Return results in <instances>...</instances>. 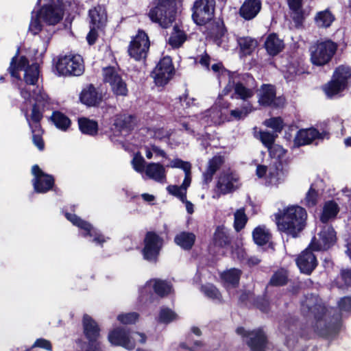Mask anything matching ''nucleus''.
Listing matches in <instances>:
<instances>
[{
  "label": "nucleus",
  "mask_w": 351,
  "mask_h": 351,
  "mask_svg": "<svg viewBox=\"0 0 351 351\" xmlns=\"http://www.w3.org/2000/svg\"><path fill=\"white\" fill-rule=\"evenodd\" d=\"M134 117L129 114H118L115 117L114 125L119 130L130 128Z\"/></svg>",
  "instance_id": "49530a36"
},
{
  "label": "nucleus",
  "mask_w": 351,
  "mask_h": 351,
  "mask_svg": "<svg viewBox=\"0 0 351 351\" xmlns=\"http://www.w3.org/2000/svg\"><path fill=\"white\" fill-rule=\"evenodd\" d=\"M329 134L326 132H319L315 128L300 130L298 132L294 143L297 146L310 144L316 139L328 138Z\"/></svg>",
  "instance_id": "aec40b11"
},
{
  "label": "nucleus",
  "mask_w": 351,
  "mask_h": 351,
  "mask_svg": "<svg viewBox=\"0 0 351 351\" xmlns=\"http://www.w3.org/2000/svg\"><path fill=\"white\" fill-rule=\"evenodd\" d=\"M17 56H14L10 62V75L19 80L17 84L21 97L29 100L31 98V88H35L39 79L40 71L38 64L29 65V61L21 56L16 63Z\"/></svg>",
  "instance_id": "f03ea898"
},
{
  "label": "nucleus",
  "mask_w": 351,
  "mask_h": 351,
  "mask_svg": "<svg viewBox=\"0 0 351 351\" xmlns=\"http://www.w3.org/2000/svg\"><path fill=\"white\" fill-rule=\"evenodd\" d=\"M211 70L218 78L219 83H221V81L223 78L230 77L228 71L223 67L221 62L213 64L211 66Z\"/></svg>",
  "instance_id": "864d4df0"
},
{
  "label": "nucleus",
  "mask_w": 351,
  "mask_h": 351,
  "mask_svg": "<svg viewBox=\"0 0 351 351\" xmlns=\"http://www.w3.org/2000/svg\"><path fill=\"white\" fill-rule=\"evenodd\" d=\"M246 79L245 82L229 80L228 85L223 90V94L226 95L233 90L232 98L247 101L254 96L256 85L252 76L246 75Z\"/></svg>",
  "instance_id": "6e6552de"
},
{
  "label": "nucleus",
  "mask_w": 351,
  "mask_h": 351,
  "mask_svg": "<svg viewBox=\"0 0 351 351\" xmlns=\"http://www.w3.org/2000/svg\"><path fill=\"white\" fill-rule=\"evenodd\" d=\"M259 138L263 144L269 149L274 145L276 136L272 132H260Z\"/></svg>",
  "instance_id": "13d9d810"
},
{
  "label": "nucleus",
  "mask_w": 351,
  "mask_h": 351,
  "mask_svg": "<svg viewBox=\"0 0 351 351\" xmlns=\"http://www.w3.org/2000/svg\"><path fill=\"white\" fill-rule=\"evenodd\" d=\"M296 264L302 273L310 274L316 267V256L309 248L304 250L296 259Z\"/></svg>",
  "instance_id": "4be33fe9"
},
{
  "label": "nucleus",
  "mask_w": 351,
  "mask_h": 351,
  "mask_svg": "<svg viewBox=\"0 0 351 351\" xmlns=\"http://www.w3.org/2000/svg\"><path fill=\"white\" fill-rule=\"evenodd\" d=\"M215 0H196L192 8V19L198 25H204L214 17Z\"/></svg>",
  "instance_id": "9b49d317"
},
{
  "label": "nucleus",
  "mask_w": 351,
  "mask_h": 351,
  "mask_svg": "<svg viewBox=\"0 0 351 351\" xmlns=\"http://www.w3.org/2000/svg\"><path fill=\"white\" fill-rule=\"evenodd\" d=\"M84 331L86 338L89 340V344H99L97 339L99 336V329L97 323L88 315L83 317Z\"/></svg>",
  "instance_id": "bb28decb"
},
{
  "label": "nucleus",
  "mask_w": 351,
  "mask_h": 351,
  "mask_svg": "<svg viewBox=\"0 0 351 351\" xmlns=\"http://www.w3.org/2000/svg\"><path fill=\"white\" fill-rule=\"evenodd\" d=\"M202 291L206 296L215 300H220L221 295L218 289L211 284H207L202 287Z\"/></svg>",
  "instance_id": "603ef678"
},
{
  "label": "nucleus",
  "mask_w": 351,
  "mask_h": 351,
  "mask_svg": "<svg viewBox=\"0 0 351 351\" xmlns=\"http://www.w3.org/2000/svg\"><path fill=\"white\" fill-rule=\"evenodd\" d=\"M294 328V326H291L287 330L285 329V326H283L280 328V330L286 336V344L288 347L292 346L295 342Z\"/></svg>",
  "instance_id": "e2e57ef3"
},
{
  "label": "nucleus",
  "mask_w": 351,
  "mask_h": 351,
  "mask_svg": "<svg viewBox=\"0 0 351 351\" xmlns=\"http://www.w3.org/2000/svg\"><path fill=\"white\" fill-rule=\"evenodd\" d=\"M336 241V232L333 228L328 224L324 225L317 237H314L309 247L315 251L326 250Z\"/></svg>",
  "instance_id": "4468645a"
},
{
  "label": "nucleus",
  "mask_w": 351,
  "mask_h": 351,
  "mask_svg": "<svg viewBox=\"0 0 351 351\" xmlns=\"http://www.w3.org/2000/svg\"><path fill=\"white\" fill-rule=\"evenodd\" d=\"M152 287L155 293L161 297L168 295L172 291V286L167 281L154 279L147 282L145 287L141 290V295H143L144 291H147V289H150Z\"/></svg>",
  "instance_id": "cd10ccee"
},
{
  "label": "nucleus",
  "mask_w": 351,
  "mask_h": 351,
  "mask_svg": "<svg viewBox=\"0 0 351 351\" xmlns=\"http://www.w3.org/2000/svg\"><path fill=\"white\" fill-rule=\"evenodd\" d=\"M37 104L33 106L30 118H29L27 114L25 113L26 120L30 129L41 128L40 121L43 118V112L40 110Z\"/></svg>",
  "instance_id": "79ce46f5"
},
{
  "label": "nucleus",
  "mask_w": 351,
  "mask_h": 351,
  "mask_svg": "<svg viewBox=\"0 0 351 351\" xmlns=\"http://www.w3.org/2000/svg\"><path fill=\"white\" fill-rule=\"evenodd\" d=\"M265 125L268 128L274 129L276 132H280L282 129V121L280 117L265 120Z\"/></svg>",
  "instance_id": "0e129e2a"
},
{
  "label": "nucleus",
  "mask_w": 351,
  "mask_h": 351,
  "mask_svg": "<svg viewBox=\"0 0 351 351\" xmlns=\"http://www.w3.org/2000/svg\"><path fill=\"white\" fill-rule=\"evenodd\" d=\"M103 77L104 82L109 84L112 93L116 96L125 97L128 95V89L126 82L114 67L104 68Z\"/></svg>",
  "instance_id": "f8f14e48"
},
{
  "label": "nucleus",
  "mask_w": 351,
  "mask_h": 351,
  "mask_svg": "<svg viewBox=\"0 0 351 351\" xmlns=\"http://www.w3.org/2000/svg\"><path fill=\"white\" fill-rule=\"evenodd\" d=\"M195 241V235L192 232H182L174 239L175 243L184 250H190Z\"/></svg>",
  "instance_id": "72a5a7b5"
},
{
  "label": "nucleus",
  "mask_w": 351,
  "mask_h": 351,
  "mask_svg": "<svg viewBox=\"0 0 351 351\" xmlns=\"http://www.w3.org/2000/svg\"><path fill=\"white\" fill-rule=\"evenodd\" d=\"M32 173L34 177L32 184L36 193H45L53 187L54 184L53 176L44 173L37 165L32 167Z\"/></svg>",
  "instance_id": "a211bd4d"
},
{
  "label": "nucleus",
  "mask_w": 351,
  "mask_h": 351,
  "mask_svg": "<svg viewBox=\"0 0 351 351\" xmlns=\"http://www.w3.org/2000/svg\"><path fill=\"white\" fill-rule=\"evenodd\" d=\"M167 167L171 168H179L182 169L183 171L191 169V166L189 162L183 161L180 158H175L173 160H170L169 164L167 165Z\"/></svg>",
  "instance_id": "69168bd1"
},
{
  "label": "nucleus",
  "mask_w": 351,
  "mask_h": 351,
  "mask_svg": "<svg viewBox=\"0 0 351 351\" xmlns=\"http://www.w3.org/2000/svg\"><path fill=\"white\" fill-rule=\"evenodd\" d=\"M277 101L281 99H276L274 86L269 84H263L260 89L258 94V103L263 106H278Z\"/></svg>",
  "instance_id": "393cba45"
},
{
  "label": "nucleus",
  "mask_w": 351,
  "mask_h": 351,
  "mask_svg": "<svg viewBox=\"0 0 351 351\" xmlns=\"http://www.w3.org/2000/svg\"><path fill=\"white\" fill-rule=\"evenodd\" d=\"M175 7L173 0H158L156 6L149 10V17L162 27L167 28L175 20Z\"/></svg>",
  "instance_id": "20e7f679"
},
{
  "label": "nucleus",
  "mask_w": 351,
  "mask_h": 351,
  "mask_svg": "<svg viewBox=\"0 0 351 351\" xmlns=\"http://www.w3.org/2000/svg\"><path fill=\"white\" fill-rule=\"evenodd\" d=\"M181 348H186L188 351H200L202 343L200 341H195L193 343L191 342V338L189 337L186 342L180 344ZM204 351V350H202Z\"/></svg>",
  "instance_id": "338daca9"
},
{
  "label": "nucleus",
  "mask_w": 351,
  "mask_h": 351,
  "mask_svg": "<svg viewBox=\"0 0 351 351\" xmlns=\"http://www.w3.org/2000/svg\"><path fill=\"white\" fill-rule=\"evenodd\" d=\"M247 221V217L243 208L237 210L234 213V227L237 232L243 229Z\"/></svg>",
  "instance_id": "09e8293b"
},
{
  "label": "nucleus",
  "mask_w": 351,
  "mask_h": 351,
  "mask_svg": "<svg viewBox=\"0 0 351 351\" xmlns=\"http://www.w3.org/2000/svg\"><path fill=\"white\" fill-rule=\"evenodd\" d=\"M335 16L332 12L326 9L323 11L318 12L315 16L314 20L315 25L319 28L329 27L335 21Z\"/></svg>",
  "instance_id": "f704fd0d"
},
{
  "label": "nucleus",
  "mask_w": 351,
  "mask_h": 351,
  "mask_svg": "<svg viewBox=\"0 0 351 351\" xmlns=\"http://www.w3.org/2000/svg\"><path fill=\"white\" fill-rule=\"evenodd\" d=\"M162 247V239L155 232H147L144 239V247L142 250L144 259L156 263Z\"/></svg>",
  "instance_id": "dca6fc26"
},
{
  "label": "nucleus",
  "mask_w": 351,
  "mask_h": 351,
  "mask_svg": "<svg viewBox=\"0 0 351 351\" xmlns=\"http://www.w3.org/2000/svg\"><path fill=\"white\" fill-rule=\"evenodd\" d=\"M283 173L278 168H270L268 174V182L271 185H278L282 180Z\"/></svg>",
  "instance_id": "3c124183"
},
{
  "label": "nucleus",
  "mask_w": 351,
  "mask_h": 351,
  "mask_svg": "<svg viewBox=\"0 0 351 351\" xmlns=\"http://www.w3.org/2000/svg\"><path fill=\"white\" fill-rule=\"evenodd\" d=\"M253 239L258 245L266 244L270 239L271 234L264 226L256 228L252 232Z\"/></svg>",
  "instance_id": "a19ab883"
},
{
  "label": "nucleus",
  "mask_w": 351,
  "mask_h": 351,
  "mask_svg": "<svg viewBox=\"0 0 351 351\" xmlns=\"http://www.w3.org/2000/svg\"><path fill=\"white\" fill-rule=\"evenodd\" d=\"M241 274V270L232 268L221 273V278L224 286L229 289L236 287L239 285Z\"/></svg>",
  "instance_id": "2f4dec72"
},
{
  "label": "nucleus",
  "mask_w": 351,
  "mask_h": 351,
  "mask_svg": "<svg viewBox=\"0 0 351 351\" xmlns=\"http://www.w3.org/2000/svg\"><path fill=\"white\" fill-rule=\"evenodd\" d=\"M173 74L174 68L169 56H165L161 59L152 72L155 83L158 86L167 84Z\"/></svg>",
  "instance_id": "f3484780"
},
{
  "label": "nucleus",
  "mask_w": 351,
  "mask_h": 351,
  "mask_svg": "<svg viewBox=\"0 0 351 351\" xmlns=\"http://www.w3.org/2000/svg\"><path fill=\"white\" fill-rule=\"evenodd\" d=\"M65 217L74 226L83 230L82 235L84 237H89L93 238L91 241L96 245L102 247L103 244L109 240V237L104 236L99 230L94 228L90 223L82 219L76 215L66 213Z\"/></svg>",
  "instance_id": "9d476101"
},
{
  "label": "nucleus",
  "mask_w": 351,
  "mask_h": 351,
  "mask_svg": "<svg viewBox=\"0 0 351 351\" xmlns=\"http://www.w3.org/2000/svg\"><path fill=\"white\" fill-rule=\"evenodd\" d=\"M287 277L286 270L280 269L272 275L269 284L273 286H282L287 283Z\"/></svg>",
  "instance_id": "de8ad7c7"
},
{
  "label": "nucleus",
  "mask_w": 351,
  "mask_h": 351,
  "mask_svg": "<svg viewBox=\"0 0 351 351\" xmlns=\"http://www.w3.org/2000/svg\"><path fill=\"white\" fill-rule=\"evenodd\" d=\"M237 333L245 339L252 351H267V337L262 329L247 331L245 328L239 327Z\"/></svg>",
  "instance_id": "ddd939ff"
},
{
  "label": "nucleus",
  "mask_w": 351,
  "mask_h": 351,
  "mask_svg": "<svg viewBox=\"0 0 351 351\" xmlns=\"http://www.w3.org/2000/svg\"><path fill=\"white\" fill-rule=\"evenodd\" d=\"M145 172L146 176L156 182L164 183L166 181V171L160 163L151 162L146 165Z\"/></svg>",
  "instance_id": "c85d7f7f"
},
{
  "label": "nucleus",
  "mask_w": 351,
  "mask_h": 351,
  "mask_svg": "<svg viewBox=\"0 0 351 351\" xmlns=\"http://www.w3.org/2000/svg\"><path fill=\"white\" fill-rule=\"evenodd\" d=\"M90 25L93 27H101L106 22L107 16L105 9L98 5L89 10Z\"/></svg>",
  "instance_id": "c756f323"
},
{
  "label": "nucleus",
  "mask_w": 351,
  "mask_h": 351,
  "mask_svg": "<svg viewBox=\"0 0 351 351\" xmlns=\"http://www.w3.org/2000/svg\"><path fill=\"white\" fill-rule=\"evenodd\" d=\"M80 130L84 134L94 136L98 131L97 123L86 117L78 119Z\"/></svg>",
  "instance_id": "c9c22d12"
},
{
  "label": "nucleus",
  "mask_w": 351,
  "mask_h": 351,
  "mask_svg": "<svg viewBox=\"0 0 351 351\" xmlns=\"http://www.w3.org/2000/svg\"><path fill=\"white\" fill-rule=\"evenodd\" d=\"M301 311L310 319L311 331L328 337L338 332L340 315L334 308L327 307L317 295H306L301 302Z\"/></svg>",
  "instance_id": "f257e3e1"
},
{
  "label": "nucleus",
  "mask_w": 351,
  "mask_h": 351,
  "mask_svg": "<svg viewBox=\"0 0 351 351\" xmlns=\"http://www.w3.org/2000/svg\"><path fill=\"white\" fill-rule=\"evenodd\" d=\"M176 319V314L171 309L163 308L160 310L159 315V322L162 323H169Z\"/></svg>",
  "instance_id": "6e6d98bb"
},
{
  "label": "nucleus",
  "mask_w": 351,
  "mask_h": 351,
  "mask_svg": "<svg viewBox=\"0 0 351 351\" xmlns=\"http://www.w3.org/2000/svg\"><path fill=\"white\" fill-rule=\"evenodd\" d=\"M149 45L147 35L143 31H138L130 42L129 55L136 60H144L147 57Z\"/></svg>",
  "instance_id": "2eb2a0df"
},
{
  "label": "nucleus",
  "mask_w": 351,
  "mask_h": 351,
  "mask_svg": "<svg viewBox=\"0 0 351 351\" xmlns=\"http://www.w3.org/2000/svg\"><path fill=\"white\" fill-rule=\"evenodd\" d=\"M43 22L48 25H56L63 16V10L60 6L47 5L38 12Z\"/></svg>",
  "instance_id": "5701e85b"
},
{
  "label": "nucleus",
  "mask_w": 351,
  "mask_h": 351,
  "mask_svg": "<svg viewBox=\"0 0 351 351\" xmlns=\"http://www.w3.org/2000/svg\"><path fill=\"white\" fill-rule=\"evenodd\" d=\"M261 6V0H245L239 9V14L245 20H252L259 13Z\"/></svg>",
  "instance_id": "a878e982"
},
{
  "label": "nucleus",
  "mask_w": 351,
  "mask_h": 351,
  "mask_svg": "<svg viewBox=\"0 0 351 351\" xmlns=\"http://www.w3.org/2000/svg\"><path fill=\"white\" fill-rule=\"evenodd\" d=\"M56 69L59 75L80 76L84 71L83 59L78 54L61 56L56 62Z\"/></svg>",
  "instance_id": "0eeeda50"
},
{
  "label": "nucleus",
  "mask_w": 351,
  "mask_h": 351,
  "mask_svg": "<svg viewBox=\"0 0 351 351\" xmlns=\"http://www.w3.org/2000/svg\"><path fill=\"white\" fill-rule=\"evenodd\" d=\"M138 316L137 313L132 312L119 315L117 319L123 324H132L138 320Z\"/></svg>",
  "instance_id": "4d7b16f0"
},
{
  "label": "nucleus",
  "mask_w": 351,
  "mask_h": 351,
  "mask_svg": "<svg viewBox=\"0 0 351 351\" xmlns=\"http://www.w3.org/2000/svg\"><path fill=\"white\" fill-rule=\"evenodd\" d=\"M31 130L32 132V141L34 144L38 147L39 150H43L44 149L45 144L42 138V129L32 128Z\"/></svg>",
  "instance_id": "5fc2aeb1"
},
{
  "label": "nucleus",
  "mask_w": 351,
  "mask_h": 351,
  "mask_svg": "<svg viewBox=\"0 0 351 351\" xmlns=\"http://www.w3.org/2000/svg\"><path fill=\"white\" fill-rule=\"evenodd\" d=\"M306 217L305 209L299 206H289L282 215H276L278 229L294 238L304 229Z\"/></svg>",
  "instance_id": "7ed1b4c3"
},
{
  "label": "nucleus",
  "mask_w": 351,
  "mask_h": 351,
  "mask_svg": "<svg viewBox=\"0 0 351 351\" xmlns=\"http://www.w3.org/2000/svg\"><path fill=\"white\" fill-rule=\"evenodd\" d=\"M351 77V67L346 65L338 66L334 72L332 80L326 84L324 90L328 97H332L343 90L348 80Z\"/></svg>",
  "instance_id": "1a4fd4ad"
},
{
  "label": "nucleus",
  "mask_w": 351,
  "mask_h": 351,
  "mask_svg": "<svg viewBox=\"0 0 351 351\" xmlns=\"http://www.w3.org/2000/svg\"><path fill=\"white\" fill-rule=\"evenodd\" d=\"M253 110V107L250 103L245 104L241 109L232 110L230 115L234 119L239 120L245 117Z\"/></svg>",
  "instance_id": "8fccbe9b"
},
{
  "label": "nucleus",
  "mask_w": 351,
  "mask_h": 351,
  "mask_svg": "<svg viewBox=\"0 0 351 351\" xmlns=\"http://www.w3.org/2000/svg\"><path fill=\"white\" fill-rule=\"evenodd\" d=\"M338 213V206L333 202H326L324 206L320 219L322 223H327L330 219L334 218Z\"/></svg>",
  "instance_id": "37998d69"
},
{
  "label": "nucleus",
  "mask_w": 351,
  "mask_h": 351,
  "mask_svg": "<svg viewBox=\"0 0 351 351\" xmlns=\"http://www.w3.org/2000/svg\"><path fill=\"white\" fill-rule=\"evenodd\" d=\"M265 47L271 56H276L284 48L283 41L276 34H269L265 42Z\"/></svg>",
  "instance_id": "7c9ffc66"
},
{
  "label": "nucleus",
  "mask_w": 351,
  "mask_h": 351,
  "mask_svg": "<svg viewBox=\"0 0 351 351\" xmlns=\"http://www.w3.org/2000/svg\"><path fill=\"white\" fill-rule=\"evenodd\" d=\"M102 99V93L93 84H89L84 88L80 95L81 102L87 106H97L101 102Z\"/></svg>",
  "instance_id": "b1692460"
},
{
  "label": "nucleus",
  "mask_w": 351,
  "mask_h": 351,
  "mask_svg": "<svg viewBox=\"0 0 351 351\" xmlns=\"http://www.w3.org/2000/svg\"><path fill=\"white\" fill-rule=\"evenodd\" d=\"M239 185V178L236 174L223 173L218 178L217 191L219 195H226L236 190Z\"/></svg>",
  "instance_id": "6ab92c4d"
},
{
  "label": "nucleus",
  "mask_w": 351,
  "mask_h": 351,
  "mask_svg": "<svg viewBox=\"0 0 351 351\" xmlns=\"http://www.w3.org/2000/svg\"><path fill=\"white\" fill-rule=\"evenodd\" d=\"M42 17L38 12H32V18L29 25V32L33 35L38 34L43 29V24L41 23Z\"/></svg>",
  "instance_id": "a18cd8bd"
},
{
  "label": "nucleus",
  "mask_w": 351,
  "mask_h": 351,
  "mask_svg": "<svg viewBox=\"0 0 351 351\" xmlns=\"http://www.w3.org/2000/svg\"><path fill=\"white\" fill-rule=\"evenodd\" d=\"M221 39L219 38V35L215 36V43L221 47L227 49L229 47V38L228 36V34L224 29H221Z\"/></svg>",
  "instance_id": "774afa93"
},
{
  "label": "nucleus",
  "mask_w": 351,
  "mask_h": 351,
  "mask_svg": "<svg viewBox=\"0 0 351 351\" xmlns=\"http://www.w3.org/2000/svg\"><path fill=\"white\" fill-rule=\"evenodd\" d=\"M337 49V45L330 40L315 43L309 49L312 64L316 66H324L328 64Z\"/></svg>",
  "instance_id": "423d86ee"
},
{
  "label": "nucleus",
  "mask_w": 351,
  "mask_h": 351,
  "mask_svg": "<svg viewBox=\"0 0 351 351\" xmlns=\"http://www.w3.org/2000/svg\"><path fill=\"white\" fill-rule=\"evenodd\" d=\"M227 108L228 106L222 110L219 109L217 105L213 106L206 110L200 118L201 124L204 127L221 124L227 119L226 113L224 111Z\"/></svg>",
  "instance_id": "412c9836"
},
{
  "label": "nucleus",
  "mask_w": 351,
  "mask_h": 351,
  "mask_svg": "<svg viewBox=\"0 0 351 351\" xmlns=\"http://www.w3.org/2000/svg\"><path fill=\"white\" fill-rule=\"evenodd\" d=\"M167 191L179 198L181 201H185L186 191L180 186L169 185L167 188Z\"/></svg>",
  "instance_id": "bf43d9fd"
},
{
  "label": "nucleus",
  "mask_w": 351,
  "mask_h": 351,
  "mask_svg": "<svg viewBox=\"0 0 351 351\" xmlns=\"http://www.w3.org/2000/svg\"><path fill=\"white\" fill-rule=\"evenodd\" d=\"M145 159L139 154H135L132 160L134 169L139 173H142L145 169Z\"/></svg>",
  "instance_id": "680f3d73"
},
{
  "label": "nucleus",
  "mask_w": 351,
  "mask_h": 351,
  "mask_svg": "<svg viewBox=\"0 0 351 351\" xmlns=\"http://www.w3.org/2000/svg\"><path fill=\"white\" fill-rule=\"evenodd\" d=\"M108 340L112 345L120 346L130 350L134 348L136 341L144 343L146 337L143 333L130 332L123 327H119L109 333Z\"/></svg>",
  "instance_id": "39448f33"
},
{
  "label": "nucleus",
  "mask_w": 351,
  "mask_h": 351,
  "mask_svg": "<svg viewBox=\"0 0 351 351\" xmlns=\"http://www.w3.org/2000/svg\"><path fill=\"white\" fill-rule=\"evenodd\" d=\"M215 245L219 247H225L230 243V238L228 230L223 226H218L213 236Z\"/></svg>",
  "instance_id": "e433bc0d"
},
{
  "label": "nucleus",
  "mask_w": 351,
  "mask_h": 351,
  "mask_svg": "<svg viewBox=\"0 0 351 351\" xmlns=\"http://www.w3.org/2000/svg\"><path fill=\"white\" fill-rule=\"evenodd\" d=\"M51 119L54 125L62 131H66L71 125L70 119L60 112H53Z\"/></svg>",
  "instance_id": "c03bdc74"
},
{
  "label": "nucleus",
  "mask_w": 351,
  "mask_h": 351,
  "mask_svg": "<svg viewBox=\"0 0 351 351\" xmlns=\"http://www.w3.org/2000/svg\"><path fill=\"white\" fill-rule=\"evenodd\" d=\"M285 77L288 81H291L293 80L295 76L301 73V71L298 68V66L295 63H290L287 66L286 70L284 71Z\"/></svg>",
  "instance_id": "052dcab7"
},
{
  "label": "nucleus",
  "mask_w": 351,
  "mask_h": 351,
  "mask_svg": "<svg viewBox=\"0 0 351 351\" xmlns=\"http://www.w3.org/2000/svg\"><path fill=\"white\" fill-rule=\"evenodd\" d=\"M31 97L35 100V104H37L38 107L48 108L49 98L42 88L36 86L35 88L31 89Z\"/></svg>",
  "instance_id": "ea45409f"
},
{
  "label": "nucleus",
  "mask_w": 351,
  "mask_h": 351,
  "mask_svg": "<svg viewBox=\"0 0 351 351\" xmlns=\"http://www.w3.org/2000/svg\"><path fill=\"white\" fill-rule=\"evenodd\" d=\"M186 34L180 30L177 26L173 28V31L169 38V44L173 48H178L185 42Z\"/></svg>",
  "instance_id": "58836bf2"
},
{
  "label": "nucleus",
  "mask_w": 351,
  "mask_h": 351,
  "mask_svg": "<svg viewBox=\"0 0 351 351\" xmlns=\"http://www.w3.org/2000/svg\"><path fill=\"white\" fill-rule=\"evenodd\" d=\"M223 162V157L220 156H215L209 160L208 168L203 174L204 181L206 184L211 182L214 174L219 169Z\"/></svg>",
  "instance_id": "473e14b6"
},
{
  "label": "nucleus",
  "mask_w": 351,
  "mask_h": 351,
  "mask_svg": "<svg viewBox=\"0 0 351 351\" xmlns=\"http://www.w3.org/2000/svg\"><path fill=\"white\" fill-rule=\"evenodd\" d=\"M241 52L244 56L250 55L257 47V41L251 37H240L237 39Z\"/></svg>",
  "instance_id": "4c0bfd02"
}]
</instances>
